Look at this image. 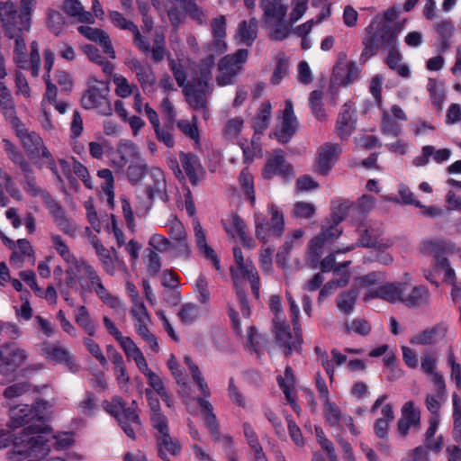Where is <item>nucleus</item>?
I'll return each mask as SVG.
<instances>
[{"label": "nucleus", "instance_id": "1", "mask_svg": "<svg viewBox=\"0 0 461 461\" xmlns=\"http://www.w3.org/2000/svg\"><path fill=\"white\" fill-rule=\"evenodd\" d=\"M51 242L53 248L67 263L66 285L68 288H77L82 298L88 293L94 292L108 307L113 310L122 308L120 298L104 285L97 271L85 259L75 257L59 235H51Z\"/></svg>", "mask_w": 461, "mask_h": 461}, {"label": "nucleus", "instance_id": "2", "mask_svg": "<svg viewBox=\"0 0 461 461\" xmlns=\"http://www.w3.org/2000/svg\"><path fill=\"white\" fill-rule=\"evenodd\" d=\"M35 0H21L18 12L11 2L0 4V23L10 38H16L14 59L19 68L29 69L24 41L19 36L31 25V12Z\"/></svg>", "mask_w": 461, "mask_h": 461}, {"label": "nucleus", "instance_id": "3", "mask_svg": "<svg viewBox=\"0 0 461 461\" xmlns=\"http://www.w3.org/2000/svg\"><path fill=\"white\" fill-rule=\"evenodd\" d=\"M332 216L334 222L332 224L329 222L323 223L321 232L309 242L307 259L312 267L317 266L320 262L324 247L340 236L341 230L338 227L339 222L348 216L355 219L353 203L348 201L338 202L337 205L333 207Z\"/></svg>", "mask_w": 461, "mask_h": 461}, {"label": "nucleus", "instance_id": "4", "mask_svg": "<svg viewBox=\"0 0 461 461\" xmlns=\"http://www.w3.org/2000/svg\"><path fill=\"white\" fill-rule=\"evenodd\" d=\"M407 20L403 19L394 24L393 28L384 25L379 20H373L366 29V35L363 39L364 50L361 59L366 61L375 55L381 48H394L398 35L403 29Z\"/></svg>", "mask_w": 461, "mask_h": 461}, {"label": "nucleus", "instance_id": "5", "mask_svg": "<svg viewBox=\"0 0 461 461\" xmlns=\"http://www.w3.org/2000/svg\"><path fill=\"white\" fill-rule=\"evenodd\" d=\"M32 459L34 461L47 457L51 447L63 450L73 445L74 439L69 433L53 434L45 423L32 425Z\"/></svg>", "mask_w": 461, "mask_h": 461}, {"label": "nucleus", "instance_id": "6", "mask_svg": "<svg viewBox=\"0 0 461 461\" xmlns=\"http://www.w3.org/2000/svg\"><path fill=\"white\" fill-rule=\"evenodd\" d=\"M16 429L6 428L0 429V449L12 446L13 448L8 451L7 457L10 461H25L32 459V425L26 427L18 433L14 431Z\"/></svg>", "mask_w": 461, "mask_h": 461}, {"label": "nucleus", "instance_id": "7", "mask_svg": "<svg viewBox=\"0 0 461 461\" xmlns=\"http://www.w3.org/2000/svg\"><path fill=\"white\" fill-rule=\"evenodd\" d=\"M104 408L118 420L120 426L129 438H135L136 432L141 427L135 402H132L131 406L126 408L122 401L116 397L112 402H105Z\"/></svg>", "mask_w": 461, "mask_h": 461}, {"label": "nucleus", "instance_id": "8", "mask_svg": "<svg viewBox=\"0 0 461 461\" xmlns=\"http://www.w3.org/2000/svg\"><path fill=\"white\" fill-rule=\"evenodd\" d=\"M214 62H203L201 65V77L197 82L188 85L185 89V96L189 104L195 110H203L205 119L209 117L206 107V95L211 91L209 82L212 78V68Z\"/></svg>", "mask_w": 461, "mask_h": 461}, {"label": "nucleus", "instance_id": "9", "mask_svg": "<svg viewBox=\"0 0 461 461\" xmlns=\"http://www.w3.org/2000/svg\"><path fill=\"white\" fill-rule=\"evenodd\" d=\"M185 363L188 366V370L192 375L194 383L197 385L201 394L203 396L197 398V403L201 408L202 414L203 416L205 426L212 432L217 431V420L213 413V408L212 404L205 399L210 397V388L205 382L199 367L192 361L189 357H185Z\"/></svg>", "mask_w": 461, "mask_h": 461}, {"label": "nucleus", "instance_id": "10", "mask_svg": "<svg viewBox=\"0 0 461 461\" xmlns=\"http://www.w3.org/2000/svg\"><path fill=\"white\" fill-rule=\"evenodd\" d=\"M50 407L49 402L44 400H38L32 406L17 405L10 411L8 427L18 429L34 421H39V424L44 423L43 420L47 417Z\"/></svg>", "mask_w": 461, "mask_h": 461}, {"label": "nucleus", "instance_id": "11", "mask_svg": "<svg viewBox=\"0 0 461 461\" xmlns=\"http://www.w3.org/2000/svg\"><path fill=\"white\" fill-rule=\"evenodd\" d=\"M268 212L271 215L270 221L261 212H256L254 214L255 233L263 242H267L270 236L280 237L285 229L284 214L276 205H269Z\"/></svg>", "mask_w": 461, "mask_h": 461}, {"label": "nucleus", "instance_id": "12", "mask_svg": "<svg viewBox=\"0 0 461 461\" xmlns=\"http://www.w3.org/2000/svg\"><path fill=\"white\" fill-rule=\"evenodd\" d=\"M233 256L236 267H231L230 272L235 286L239 288L242 280L247 279L251 285L253 294L258 298L259 296V277L251 260L249 258H245L241 249L238 247L233 248Z\"/></svg>", "mask_w": 461, "mask_h": 461}, {"label": "nucleus", "instance_id": "13", "mask_svg": "<svg viewBox=\"0 0 461 461\" xmlns=\"http://www.w3.org/2000/svg\"><path fill=\"white\" fill-rule=\"evenodd\" d=\"M130 315L132 319L136 333L153 352L158 353L159 351L158 341L157 337L149 329L151 324V317L143 302L132 304Z\"/></svg>", "mask_w": 461, "mask_h": 461}, {"label": "nucleus", "instance_id": "14", "mask_svg": "<svg viewBox=\"0 0 461 461\" xmlns=\"http://www.w3.org/2000/svg\"><path fill=\"white\" fill-rule=\"evenodd\" d=\"M109 86L104 81L91 79L82 97V104L86 109H98L103 114L111 113V106L107 98Z\"/></svg>", "mask_w": 461, "mask_h": 461}, {"label": "nucleus", "instance_id": "15", "mask_svg": "<svg viewBox=\"0 0 461 461\" xmlns=\"http://www.w3.org/2000/svg\"><path fill=\"white\" fill-rule=\"evenodd\" d=\"M248 50H239L233 55L225 56L219 65L217 83L221 86L231 85L235 77L242 70L247 61Z\"/></svg>", "mask_w": 461, "mask_h": 461}, {"label": "nucleus", "instance_id": "16", "mask_svg": "<svg viewBox=\"0 0 461 461\" xmlns=\"http://www.w3.org/2000/svg\"><path fill=\"white\" fill-rule=\"evenodd\" d=\"M360 74V68L353 60H349L346 54L340 53L334 66L330 83L333 86H348L352 85Z\"/></svg>", "mask_w": 461, "mask_h": 461}, {"label": "nucleus", "instance_id": "17", "mask_svg": "<svg viewBox=\"0 0 461 461\" xmlns=\"http://www.w3.org/2000/svg\"><path fill=\"white\" fill-rule=\"evenodd\" d=\"M359 239L357 243H352L351 245H341L336 250L335 253H347L353 250L358 246L364 248H391L393 243L389 240L381 239L380 228L368 227L366 229H359Z\"/></svg>", "mask_w": 461, "mask_h": 461}, {"label": "nucleus", "instance_id": "18", "mask_svg": "<svg viewBox=\"0 0 461 461\" xmlns=\"http://www.w3.org/2000/svg\"><path fill=\"white\" fill-rule=\"evenodd\" d=\"M28 359L27 351L16 343L0 347V373L14 372Z\"/></svg>", "mask_w": 461, "mask_h": 461}, {"label": "nucleus", "instance_id": "19", "mask_svg": "<svg viewBox=\"0 0 461 461\" xmlns=\"http://www.w3.org/2000/svg\"><path fill=\"white\" fill-rule=\"evenodd\" d=\"M298 128L297 118L294 112L291 100L285 102V106L278 116V124L273 131V136L281 143H287Z\"/></svg>", "mask_w": 461, "mask_h": 461}, {"label": "nucleus", "instance_id": "20", "mask_svg": "<svg viewBox=\"0 0 461 461\" xmlns=\"http://www.w3.org/2000/svg\"><path fill=\"white\" fill-rule=\"evenodd\" d=\"M294 334H292L285 321H278L277 319L274 321L276 342L286 355L293 350H297L303 341L300 325L294 326Z\"/></svg>", "mask_w": 461, "mask_h": 461}, {"label": "nucleus", "instance_id": "21", "mask_svg": "<svg viewBox=\"0 0 461 461\" xmlns=\"http://www.w3.org/2000/svg\"><path fill=\"white\" fill-rule=\"evenodd\" d=\"M409 279L410 277L405 276L403 282L390 283L381 285L375 290L366 294L364 300L367 302L373 298H380L391 303H402L403 295L409 290Z\"/></svg>", "mask_w": 461, "mask_h": 461}, {"label": "nucleus", "instance_id": "22", "mask_svg": "<svg viewBox=\"0 0 461 461\" xmlns=\"http://www.w3.org/2000/svg\"><path fill=\"white\" fill-rule=\"evenodd\" d=\"M140 157L137 146L131 140H121L116 149L110 152L109 160L112 167L123 172L129 163L139 160Z\"/></svg>", "mask_w": 461, "mask_h": 461}, {"label": "nucleus", "instance_id": "23", "mask_svg": "<svg viewBox=\"0 0 461 461\" xmlns=\"http://www.w3.org/2000/svg\"><path fill=\"white\" fill-rule=\"evenodd\" d=\"M321 402L325 420L330 426L339 427L341 429L347 428L354 436L358 434V430L357 429L351 416L342 413L339 407L335 402H331L330 398L321 401Z\"/></svg>", "mask_w": 461, "mask_h": 461}, {"label": "nucleus", "instance_id": "24", "mask_svg": "<svg viewBox=\"0 0 461 461\" xmlns=\"http://www.w3.org/2000/svg\"><path fill=\"white\" fill-rule=\"evenodd\" d=\"M212 40L204 46L209 59L205 62H213V58L224 53L227 50L225 42L226 38V19L224 16H219L212 21Z\"/></svg>", "mask_w": 461, "mask_h": 461}, {"label": "nucleus", "instance_id": "25", "mask_svg": "<svg viewBox=\"0 0 461 461\" xmlns=\"http://www.w3.org/2000/svg\"><path fill=\"white\" fill-rule=\"evenodd\" d=\"M223 227L228 236L238 239L248 249H253L255 243L248 235V227L244 221L236 213H230L223 221Z\"/></svg>", "mask_w": 461, "mask_h": 461}, {"label": "nucleus", "instance_id": "26", "mask_svg": "<svg viewBox=\"0 0 461 461\" xmlns=\"http://www.w3.org/2000/svg\"><path fill=\"white\" fill-rule=\"evenodd\" d=\"M262 174L267 179H270L275 176L289 178L294 175V170L293 167L285 159L283 150L276 149L267 158Z\"/></svg>", "mask_w": 461, "mask_h": 461}, {"label": "nucleus", "instance_id": "27", "mask_svg": "<svg viewBox=\"0 0 461 461\" xmlns=\"http://www.w3.org/2000/svg\"><path fill=\"white\" fill-rule=\"evenodd\" d=\"M340 153L341 148L338 144L327 142L321 145L316 154L315 171L321 175H327Z\"/></svg>", "mask_w": 461, "mask_h": 461}, {"label": "nucleus", "instance_id": "28", "mask_svg": "<svg viewBox=\"0 0 461 461\" xmlns=\"http://www.w3.org/2000/svg\"><path fill=\"white\" fill-rule=\"evenodd\" d=\"M401 418L397 422V431L402 437H406L411 429H419L420 424V412L412 401L403 404Z\"/></svg>", "mask_w": 461, "mask_h": 461}, {"label": "nucleus", "instance_id": "29", "mask_svg": "<svg viewBox=\"0 0 461 461\" xmlns=\"http://www.w3.org/2000/svg\"><path fill=\"white\" fill-rule=\"evenodd\" d=\"M145 394L150 408V420L152 426L156 430L157 438L158 436L169 434L168 420L167 418L161 412L158 399L155 396L153 391L150 389H146Z\"/></svg>", "mask_w": 461, "mask_h": 461}, {"label": "nucleus", "instance_id": "30", "mask_svg": "<svg viewBox=\"0 0 461 461\" xmlns=\"http://www.w3.org/2000/svg\"><path fill=\"white\" fill-rule=\"evenodd\" d=\"M41 353L49 360L65 365L70 371L76 372L77 365L70 353L58 344L43 343Z\"/></svg>", "mask_w": 461, "mask_h": 461}, {"label": "nucleus", "instance_id": "31", "mask_svg": "<svg viewBox=\"0 0 461 461\" xmlns=\"http://www.w3.org/2000/svg\"><path fill=\"white\" fill-rule=\"evenodd\" d=\"M448 334V328L445 324H438L424 330L412 336L410 343L414 346H429L443 341Z\"/></svg>", "mask_w": 461, "mask_h": 461}, {"label": "nucleus", "instance_id": "32", "mask_svg": "<svg viewBox=\"0 0 461 461\" xmlns=\"http://www.w3.org/2000/svg\"><path fill=\"white\" fill-rule=\"evenodd\" d=\"M395 119L405 122L407 115L399 105H393L389 112H384L382 118V131L385 135L397 137L402 132V128Z\"/></svg>", "mask_w": 461, "mask_h": 461}, {"label": "nucleus", "instance_id": "33", "mask_svg": "<svg viewBox=\"0 0 461 461\" xmlns=\"http://www.w3.org/2000/svg\"><path fill=\"white\" fill-rule=\"evenodd\" d=\"M442 248L443 242L439 240H426L421 245V249L424 253L431 254L434 256L436 268H441L445 271L446 281L453 284L455 280V272L449 267L447 259L446 258L439 257L438 255V252Z\"/></svg>", "mask_w": 461, "mask_h": 461}, {"label": "nucleus", "instance_id": "34", "mask_svg": "<svg viewBox=\"0 0 461 461\" xmlns=\"http://www.w3.org/2000/svg\"><path fill=\"white\" fill-rule=\"evenodd\" d=\"M129 360H132L135 362L136 366L148 380L149 385L158 394H160L164 391H166V387L163 384L162 379L154 373L151 369L149 368L147 360L140 349L134 355H132Z\"/></svg>", "mask_w": 461, "mask_h": 461}, {"label": "nucleus", "instance_id": "35", "mask_svg": "<svg viewBox=\"0 0 461 461\" xmlns=\"http://www.w3.org/2000/svg\"><path fill=\"white\" fill-rule=\"evenodd\" d=\"M43 203L52 215L57 226L67 234L75 232V226L68 220L65 210L50 194H43Z\"/></svg>", "mask_w": 461, "mask_h": 461}, {"label": "nucleus", "instance_id": "36", "mask_svg": "<svg viewBox=\"0 0 461 461\" xmlns=\"http://www.w3.org/2000/svg\"><path fill=\"white\" fill-rule=\"evenodd\" d=\"M147 182V191L149 198H159L163 202L168 201L166 192V180L163 171L160 168H151Z\"/></svg>", "mask_w": 461, "mask_h": 461}, {"label": "nucleus", "instance_id": "37", "mask_svg": "<svg viewBox=\"0 0 461 461\" xmlns=\"http://www.w3.org/2000/svg\"><path fill=\"white\" fill-rule=\"evenodd\" d=\"M260 5L264 13L263 25L284 20L287 12V5L283 0H261Z\"/></svg>", "mask_w": 461, "mask_h": 461}, {"label": "nucleus", "instance_id": "38", "mask_svg": "<svg viewBox=\"0 0 461 461\" xmlns=\"http://www.w3.org/2000/svg\"><path fill=\"white\" fill-rule=\"evenodd\" d=\"M77 30L87 40L97 42L109 58H115V52L113 50L112 41L109 35L104 31L84 25L79 26Z\"/></svg>", "mask_w": 461, "mask_h": 461}, {"label": "nucleus", "instance_id": "39", "mask_svg": "<svg viewBox=\"0 0 461 461\" xmlns=\"http://www.w3.org/2000/svg\"><path fill=\"white\" fill-rule=\"evenodd\" d=\"M103 321L107 331L115 339V340L123 349L127 358H130L132 355L140 350V348L136 345L131 338L122 335L115 323L109 317L104 316Z\"/></svg>", "mask_w": 461, "mask_h": 461}, {"label": "nucleus", "instance_id": "40", "mask_svg": "<svg viewBox=\"0 0 461 461\" xmlns=\"http://www.w3.org/2000/svg\"><path fill=\"white\" fill-rule=\"evenodd\" d=\"M26 260H29L32 262V264H34V249L29 240L25 239H20L17 240L15 246H14L10 262L14 267L20 268L23 267V264Z\"/></svg>", "mask_w": 461, "mask_h": 461}, {"label": "nucleus", "instance_id": "41", "mask_svg": "<svg viewBox=\"0 0 461 461\" xmlns=\"http://www.w3.org/2000/svg\"><path fill=\"white\" fill-rule=\"evenodd\" d=\"M16 136L19 138L23 148L31 154L39 149L43 144L42 139L34 131H28L24 125L18 121L17 125H12Z\"/></svg>", "mask_w": 461, "mask_h": 461}, {"label": "nucleus", "instance_id": "42", "mask_svg": "<svg viewBox=\"0 0 461 461\" xmlns=\"http://www.w3.org/2000/svg\"><path fill=\"white\" fill-rule=\"evenodd\" d=\"M354 113L355 109L351 103H346L343 105L336 123V131L340 138L349 136L355 129Z\"/></svg>", "mask_w": 461, "mask_h": 461}, {"label": "nucleus", "instance_id": "43", "mask_svg": "<svg viewBox=\"0 0 461 461\" xmlns=\"http://www.w3.org/2000/svg\"><path fill=\"white\" fill-rule=\"evenodd\" d=\"M5 193L9 194L16 200L22 198V194L12 177L0 168V205L6 206L8 203Z\"/></svg>", "mask_w": 461, "mask_h": 461}, {"label": "nucleus", "instance_id": "44", "mask_svg": "<svg viewBox=\"0 0 461 461\" xmlns=\"http://www.w3.org/2000/svg\"><path fill=\"white\" fill-rule=\"evenodd\" d=\"M0 106L11 125H17L19 119L16 116L14 99L11 91L3 82H0Z\"/></svg>", "mask_w": 461, "mask_h": 461}, {"label": "nucleus", "instance_id": "45", "mask_svg": "<svg viewBox=\"0 0 461 461\" xmlns=\"http://www.w3.org/2000/svg\"><path fill=\"white\" fill-rule=\"evenodd\" d=\"M76 323L89 336H95L98 328L97 322L91 316L85 305L77 307L74 312Z\"/></svg>", "mask_w": 461, "mask_h": 461}, {"label": "nucleus", "instance_id": "46", "mask_svg": "<svg viewBox=\"0 0 461 461\" xmlns=\"http://www.w3.org/2000/svg\"><path fill=\"white\" fill-rule=\"evenodd\" d=\"M194 230L196 240V245L201 253L207 258L211 259L217 270L220 269V261L214 250L206 243V234L201 224L198 221L194 223Z\"/></svg>", "mask_w": 461, "mask_h": 461}, {"label": "nucleus", "instance_id": "47", "mask_svg": "<svg viewBox=\"0 0 461 461\" xmlns=\"http://www.w3.org/2000/svg\"><path fill=\"white\" fill-rule=\"evenodd\" d=\"M180 161L190 182L196 185L203 171L198 158L195 155L181 153Z\"/></svg>", "mask_w": 461, "mask_h": 461}, {"label": "nucleus", "instance_id": "48", "mask_svg": "<svg viewBox=\"0 0 461 461\" xmlns=\"http://www.w3.org/2000/svg\"><path fill=\"white\" fill-rule=\"evenodd\" d=\"M158 456L165 461H170L169 456H176L180 451V444L175 440L169 434L158 436L157 438Z\"/></svg>", "mask_w": 461, "mask_h": 461}, {"label": "nucleus", "instance_id": "49", "mask_svg": "<svg viewBox=\"0 0 461 461\" xmlns=\"http://www.w3.org/2000/svg\"><path fill=\"white\" fill-rule=\"evenodd\" d=\"M167 366L169 370L171 371L174 377L176 379L177 383L181 384V388L179 390V393L181 394L182 398L184 399V402L186 404V407L188 410L191 408V402L193 399L189 396V393H187V386L185 383V377L183 375V371L181 369V366L177 363L175 356L171 355L168 361H167ZM195 399H194V401Z\"/></svg>", "mask_w": 461, "mask_h": 461}, {"label": "nucleus", "instance_id": "50", "mask_svg": "<svg viewBox=\"0 0 461 461\" xmlns=\"http://www.w3.org/2000/svg\"><path fill=\"white\" fill-rule=\"evenodd\" d=\"M63 10L66 14L76 17L81 23H95L93 14L90 12L84 11L83 5L78 0H65Z\"/></svg>", "mask_w": 461, "mask_h": 461}, {"label": "nucleus", "instance_id": "51", "mask_svg": "<svg viewBox=\"0 0 461 461\" xmlns=\"http://www.w3.org/2000/svg\"><path fill=\"white\" fill-rule=\"evenodd\" d=\"M257 25L256 19H251L249 23L242 22L239 26L236 40L240 43L251 46L257 38Z\"/></svg>", "mask_w": 461, "mask_h": 461}, {"label": "nucleus", "instance_id": "52", "mask_svg": "<svg viewBox=\"0 0 461 461\" xmlns=\"http://www.w3.org/2000/svg\"><path fill=\"white\" fill-rule=\"evenodd\" d=\"M429 291L425 286L409 285V290L403 295L402 303L408 306H419L426 303L429 300Z\"/></svg>", "mask_w": 461, "mask_h": 461}, {"label": "nucleus", "instance_id": "53", "mask_svg": "<svg viewBox=\"0 0 461 461\" xmlns=\"http://www.w3.org/2000/svg\"><path fill=\"white\" fill-rule=\"evenodd\" d=\"M176 127L187 138L194 140L195 146H200V132L198 129V119L195 115L192 117L191 121L179 120L176 122Z\"/></svg>", "mask_w": 461, "mask_h": 461}, {"label": "nucleus", "instance_id": "54", "mask_svg": "<svg viewBox=\"0 0 461 461\" xmlns=\"http://www.w3.org/2000/svg\"><path fill=\"white\" fill-rule=\"evenodd\" d=\"M244 435L253 450V460L252 461H267L260 444L258 441L256 432L249 423L243 424Z\"/></svg>", "mask_w": 461, "mask_h": 461}, {"label": "nucleus", "instance_id": "55", "mask_svg": "<svg viewBox=\"0 0 461 461\" xmlns=\"http://www.w3.org/2000/svg\"><path fill=\"white\" fill-rule=\"evenodd\" d=\"M434 28L438 34L441 37L439 45L440 51H445L449 47V39L455 32V28L450 20L442 19L434 24Z\"/></svg>", "mask_w": 461, "mask_h": 461}, {"label": "nucleus", "instance_id": "56", "mask_svg": "<svg viewBox=\"0 0 461 461\" xmlns=\"http://www.w3.org/2000/svg\"><path fill=\"white\" fill-rule=\"evenodd\" d=\"M272 105L268 101L263 102L258 109V114L254 119V128L256 133L265 131L271 120Z\"/></svg>", "mask_w": 461, "mask_h": 461}, {"label": "nucleus", "instance_id": "57", "mask_svg": "<svg viewBox=\"0 0 461 461\" xmlns=\"http://www.w3.org/2000/svg\"><path fill=\"white\" fill-rule=\"evenodd\" d=\"M97 176L105 181L104 185L102 186L103 194L106 199L107 203L110 207H113L114 205V178L113 173L110 169L104 168L97 172Z\"/></svg>", "mask_w": 461, "mask_h": 461}, {"label": "nucleus", "instance_id": "58", "mask_svg": "<svg viewBox=\"0 0 461 461\" xmlns=\"http://www.w3.org/2000/svg\"><path fill=\"white\" fill-rule=\"evenodd\" d=\"M277 382L279 386L282 388L284 393L286 396V399L290 403L293 404L294 410H296V405L294 402V377L292 372L291 367H286L285 371V377L278 376Z\"/></svg>", "mask_w": 461, "mask_h": 461}, {"label": "nucleus", "instance_id": "59", "mask_svg": "<svg viewBox=\"0 0 461 461\" xmlns=\"http://www.w3.org/2000/svg\"><path fill=\"white\" fill-rule=\"evenodd\" d=\"M357 298V292L356 290L341 293L337 297L338 309L345 314H350L354 310Z\"/></svg>", "mask_w": 461, "mask_h": 461}, {"label": "nucleus", "instance_id": "60", "mask_svg": "<svg viewBox=\"0 0 461 461\" xmlns=\"http://www.w3.org/2000/svg\"><path fill=\"white\" fill-rule=\"evenodd\" d=\"M268 30V35L272 40L283 41L286 39L291 32L290 24L286 23L284 20L274 23L273 24H264Z\"/></svg>", "mask_w": 461, "mask_h": 461}, {"label": "nucleus", "instance_id": "61", "mask_svg": "<svg viewBox=\"0 0 461 461\" xmlns=\"http://www.w3.org/2000/svg\"><path fill=\"white\" fill-rule=\"evenodd\" d=\"M390 248H374L369 255L364 257L365 264L371 262H378L382 265L388 266L393 261V256L387 251Z\"/></svg>", "mask_w": 461, "mask_h": 461}, {"label": "nucleus", "instance_id": "62", "mask_svg": "<svg viewBox=\"0 0 461 461\" xmlns=\"http://www.w3.org/2000/svg\"><path fill=\"white\" fill-rule=\"evenodd\" d=\"M113 82L115 86V94L122 98H127L131 95L136 88V86L130 84L128 79L122 75L115 74L113 77Z\"/></svg>", "mask_w": 461, "mask_h": 461}, {"label": "nucleus", "instance_id": "63", "mask_svg": "<svg viewBox=\"0 0 461 461\" xmlns=\"http://www.w3.org/2000/svg\"><path fill=\"white\" fill-rule=\"evenodd\" d=\"M375 206V199L368 194L362 195L357 203L353 204L355 219L360 220L365 214L369 212Z\"/></svg>", "mask_w": 461, "mask_h": 461}, {"label": "nucleus", "instance_id": "64", "mask_svg": "<svg viewBox=\"0 0 461 461\" xmlns=\"http://www.w3.org/2000/svg\"><path fill=\"white\" fill-rule=\"evenodd\" d=\"M239 181L246 193L248 200L250 202L251 205H254L256 197L252 175L247 169L242 170L239 176Z\"/></svg>", "mask_w": 461, "mask_h": 461}]
</instances>
